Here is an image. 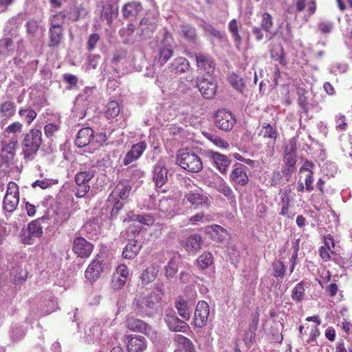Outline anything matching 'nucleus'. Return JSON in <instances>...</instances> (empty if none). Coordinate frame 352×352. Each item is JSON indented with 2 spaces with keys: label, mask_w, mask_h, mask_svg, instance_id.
<instances>
[{
  "label": "nucleus",
  "mask_w": 352,
  "mask_h": 352,
  "mask_svg": "<svg viewBox=\"0 0 352 352\" xmlns=\"http://www.w3.org/2000/svg\"><path fill=\"white\" fill-rule=\"evenodd\" d=\"M19 201V191L17 184L10 182L8 184L6 194L3 199V209L8 212H13Z\"/></svg>",
  "instance_id": "obj_5"
},
{
  "label": "nucleus",
  "mask_w": 352,
  "mask_h": 352,
  "mask_svg": "<svg viewBox=\"0 0 352 352\" xmlns=\"http://www.w3.org/2000/svg\"><path fill=\"white\" fill-rule=\"evenodd\" d=\"M42 132L39 129H32L25 135L22 141V149L25 157L35 154L42 144Z\"/></svg>",
  "instance_id": "obj_3"
},
{
  "label": "nucleus",
  "mask_w": 352,
  "mask_h": 352,
  "mask_svg": "<svg viewBox=\"0 0 352 352\" xmlns=\"http://www.w3.org/2000/svg\"><path fill=\"white\" fill-rule=\"evenodd\" d=\"M202 239L199 234L190 235L188 237L185 248L188 252H196L201 249Z\"/></svg>",
  "instance_id": "obj_34"
},
{
  "label": "nucleus",
  "mask_w": 352,
  "mask_h": 352,
  "mask_svg": "<svg viewBox=\"0 0 352 352\" xmlns=\"http://www.w3.org/2000/svg\"><path fill=\"white\" fill-rule=\"evenodd\" d=\"M318 28L321 33L329 34L333 28V23L330 21H322L318 24Z\"/></svg>",
  "instance_id": "obj_58"
},
{
  "label": "nucleus",
  "mask_w": 352,
  "mask_h": 352,
  "mask_svg": "<svg viewBox=\"0 0 352 352\" xmlns=\"http://www.w3.org/2000/svg\"><path fill=\"white\" fill-rule=\"evenodd\" d=\"M190 67L188 60L184 57H177L174 59L170 66V72L175 74L186 72Z\"/></svg>",
  "instance_id": "obj_31"
},
{
  "label": "nucleus",
  "mask_w": 352,
  "mask_h": 352,
  "mask_svg": "<svg viewBox=\"0 0 352 352\" xmlns=\"http://www.w3.org/2000/svg\"><path fill=\"white\" fill-rule=\"evenodd\" d=\"M63 78L65 82L71 85L69 89H72V87H76L77 85L78 79L77 76L74 74H65L63 76Z\"/></svg>",
  "instance_id": "obj_64"
},
{
  "label": "nucleus",
  "mask_w": 352,
  "mask_h": 352,
  "mask_svg": "<svg viewBox=\"0 0 352 352\" xmlns=\"http://www.w3.org/2000/svg\"><path fill=\"white\" fill-rule=\"evenodd\" d=\"M19 113L29 124L36 118L37 115L33 109L29 108L20 109Z\"/></svg>",
  "instance_id": "obj_51"
},
{
  "label": "nucleus",
  "mask_w": 352,
  "mask_h": 352,
  "mask_svg": "<svg viewBox=\"0 0 352 352\" xmlns=\"http://www.w3.org/2000/svg\"><path fill=\"white\" fill-rule=\"evenodd\" d=\"M153 182L156 188H162L168 182V170L163 160H159L153 168Z\"/></svg>",
  "instance_id": "obj_7"
},
{
  "label": "nucleus",
  "mask_w": 352,
  "mask_h": 352,
  "mask_svg": "<svg viewBox=\"0 0 352 352\" xmlns=\"http://www.w3.org/2000/svg\"><path fill=\"white\" fill-rule=\"evenodd\" d=\"M197 87L201 95L206 99H211L215 95L217 85L208 79H203L198 84Z\"/></svg>",
  "instance_id": "obj_22"
},
{
  "label": "nucleus",
  "mask_w": 352,
  "mask_h": 352,
  "mask_svg": "<svg viewBox=\"0 0 352 352\" xmlns=\"http://www.w3.org/2000/svg\"><path fill=\"white\" fill-rule=\"evenodd\" d=\"M10 280L14 284L24 282L27 278L28 272L23 267L22 263L12 265L9 272Z\"/></svg>",
  "instance_id": "obj_23"
},
{
  "label": "nucleus",
  "mask_w": 352,
  "mask_h": 352,
  "mask_svg": "<svg viewBox=\"0 0 352 352\" xmlns=\"http://www.w3.org/2000/svg\"><path fill=\"white\" fill-rule=\"evenodd\" d=\"M95 174L96 171L93 168L80 170L76 174L75 182L77 188L75 195L77 197H83L89 192L90 189L89 182Z\"/></svg>",
  "instance_id": "obj_4"
},
{
  "label": "nucleus",
  "mask_w": 352,
  "mask_h": 352,
  "mask_svg": "<svg viewBox=\"0 0 352 352\" xmlns=\"http://www.w3.org/2000/svg\"><path fill=\"white\" fill-rule=\"evenodd\" d=\"M305 294V289L304 287V283L302 281L296 284L292 291L291 297L292 299L296 302H300L303 300Z\"/></svg>",
  "instance_id": "obj_43"
},
{
  "label": "nucleus",
  "mask_w": 352,
  "mask_h": 352,
  "mask_svg": "<svg viewBox=\"0 0 352 352\" xmlns=\"http://www.w3.org/2000/svg\"><path fill=\"white\" fill-rule=\"evenodd\" d=\"M197 65L201 74L211 76L215 69V63L208 55L198 54L195 55Z\"/></svg>",
  "instance_id": "obj_15"
},
{
  "label": "nucleus",
  "mask_w": 352,
  "mask_h": 352,
  "mask_svg": "<svg viewBox=\"0 0 352 352\" xmlns=\"http://www.w3.org/2000/svg\"><path fill=\"white\" fill-rule=\"evenodd\" d=\"M229 82L236 90L242 91L244 87L243 79L237 75L232 74L229 76Z\"/></svg>",
  "instance_id": "obj_52"
},
{
  "label": "nucleus",
  "mask_w": 352,
  "mask_h": 352,
  "mask_svg": "<svg viewBox=\"0 0 352 352\" xmlns=\"http://www.w3.org/2000/svg\"><path fill=\"white\" fill-rule=\"evenodd\" d=\"M58 129V126L55 124H48L44 127L45 133L49 138L54 137Z\"/></svg>",
  "instance_id": "obj_61"
},
{
  "label": "nucleus",
  "mask_w": 352,
  "mask_h": 352,
  "mask_svg": "<svg viewBox=\"0 0 352 352\" xmlns=\"http://www.w3.org/2000/svg\"><path fill=\"white\" fill-rule=\"evenodd\" d=\"M102 322L98 320H94L87 324L83 339L88 343L94 342L101 339L102 336Z\"/></svg>",
  "instance_id": "obj_12"
},
{
  "label": "nucleus",
  "mask_w": 352,
  "mask_h": 352,
  "mask_svg": "<svg viewBox=\"0 0 352 352\" xmlns=\"http://www.w3.org/2000/svg\"><path fill=\"white\" fill-rule=\"evenodd\" d=\"M26 31L30 36H34L38 31V24L35 21H30L26 23Z\"/></svg>",
  "instance_id": "obj_63"
},
{
  "label": "nucleus",
  "mask_w": 352,
  "mask_h": 352,
  "mask_svg": "<svg viewBox=\"0 0 352 352\" xmlns=\"http://www.w3.org/2000/svg\"><path fill=\"white\" fill-rule=\"evenodd\" d=\"M140 28L142 36L144 38H148L156 30L157 19L155 17H144L140 21Z\"/></svg>",
  "instance_id": "obj_21"
},
{
  "label": "nucleus",
  "mask_w": 352,
  "mask_h": 352,
  "mask_svg": "<svg viewBox=\"0 0 352 352\" xmlns=\"http://www.w3.org/2000/svg\"><path fill=\"white\" fill-rule=\"evenodd\" d=\"M173 340L177 343L179 348L184 352H194L195 346L191 340L180 334H177L174 336Z\"/></svg>",
  "instance_id": "obj_35"
},
{
  "label": "nucleus",
  "mask_w": 352,
  "mask_h": 352,
  "mask_svg": "<svg viewBox=\"0 0 352 352\" xmlns=\"http://www.w3.org/2000/svg\"><path fill=\"white\" fill-rule=\"evenodd\" d=\"M14 50V45L10 38H3L0 39V54L8 56Z\"/></svg>",
  "instance_id": "obj_44"
},
{
  "label": "nucleus",
  "mask_w": 352,
  "mask_h": 352,
  "mask_svg": "<svg viewBox=\"0 0 352 352\" xmlns=\"http://www.w3.org/2000/svg\"><path fill=\"white\" fill-rule=\"evenodd\" d=\"M47 219V217H42L32 221L28 226L27 234H24L23 242L27 244H32L35 238H41L43 234L41 223Z\"/></svg>",
  "instance_id": "obj_9"
},
{
  "label": "nucleus",
  "mask_w": 352,
  "mask_h": 352,
  "mask_svg": "<svg viewBox=\"0 0 352 352\" xmlns=\"http://www.w3.org/2000/svg\"><path fill=\"white\" fill-rule=\"evenodd\" d=\"M104 269V261L99 256L94 259L87 267L85 276L91 283L95 282L103 272Z\"/></svg>",
  "instance_id": "obj_13"
},
{
  "label": "nucleus",
  "mask_w": 352,
  "mask_h": 352,
  "mask_svg": "<svg viewBox=\"0 0 352 352\" xmlns=\"http://www.w3.org/2000/svg\"><path fill=\"white\" fill-rule=\"evenodd\" d=\"M164 320L168 329L172 331L186 333L190 329L189 325L180 320L174 312L166 314Z\"/></svg>",
  "instance_id": "obj_16"
},
{
  "label": "nucleus",
  "mask_w": 352,
  "mask_h": 352,
  "mask_svg": "<svg viewBox=\"0 0 352 352\" xmlns=\"http://www.w3.org/2000/svg\"><path fill=\"white\" fill-rule=\"evenodd\" d=\"M94 138V130L90 127H85L79 130L75 140L78 147L82 148L88 145Z\"/></svg>",
  "instance_id": "obj_24"
},
{
  "label": "nucleus",
  "mask_w": 352,
  "mask_h": 352,
  "mask_svg": "<svg viewBox=\"0 0 352 352\" xmlns=\"http://www.w3.org/2000/svg\"><path fill=\"white\" fill-rule=\"evenodd\" d=\"M94 245L85 239L78 236L74 239L72 250L78 257L85 258L89 257Z\"/></svg>",
  "instance_id": "obj_11"
},
{
  "label": "nucleus",
  "mask_w": 352,
  "mask_h": 352,
  "mask_svg": "<svg viewBox=\"0 0 352 352\" xmlns=\"http://www.w3.org/2000/svg\"><path fill=\"white\" fill-rule=\"evenodd\" d=\"M157 274V271L153 267H148L143 271L141 280L144 284H148L155 279Z\"/></svg>",
  "instance_id": "obj_46"
},
{
  "label": "nucleus",
  "mask_w": 352,
  "mask_h": 352,
  "mask_svg": "<svg viewBox=\"0 0 352 352\" xmlns=\"http://www.w3.org/2000/svg\"><path fill=\"white\" fill-rule=\"evenodd\" d=\"M204 135L212 142L215 146L221 148H228L229 144L223 139L210 132H203Z\"/></svg>",
  "instance_id": "obj_42"
},
{
  "label": "nucleus",
  "mask_w": 352,
  "mask_h": 352,
  "mask_svg": "<svg viewBox=\"0 0 352 352\" xmlns=\"http://www.w3.org/2000/svg\"><path fill=\"white\" fill-rule=\"evenodd\" d=\"M177 164L191 173H198L203 168L201 158L197 154L185 150L179 151L177 155Z\"/></svg>",
  "instance_id": "obj_2"
},
{
  "label": "nucleus",
  "mask_w": 352,
  "mask_h": 352,
  "mask_svg": "<svg viewBox=\"0 0 352 352\" xmlns=\"http://www.w3.org/2000/svg\"><path fill=\"white\" fill-rule=\"evenodd\" d=\"M147 147V144L144 141L140 142L135 144H133L131 151L137 156L138 158L142 155Z\"/></svg>",
  "instance_id": "obj_56"
},
{
  "label": "nucleus",
  "mask_w": 352,
  "mask_h": 352,
  "mask_svg": "<svg viewBox=\"0 0 352 352\" xmlns=\"http://www.w3.org/2000/svg\"><path fill=\"white\" fill-rule=\"evenodd\" d=\"M215 126L224 131H230L236 124L234 116L226 109H219L214 115Z\"/></svg>",
  "instance_id": "obj_6"
},
{
  "label": "nucleus",
  "mask_w": 352,
  "mask_h": 352,
  "mask_svg": "<svg viewBox=\"0 0 352 352\" xmlns=\"http://www.w3.org/2000/svg\"><path fill=\"white\" fill-rule=\"evenodd\" d=\"M213 263V257L210 252H205L197 259V265L202 270L208 268Z\"/></svg>",
  "instance_id": "obj_45"
},
{
  "label": "nucleus",
  "mask_w": 352,
  "mask_h": 352,
  "mask_svg": "<svg viewBox=\"0 0 352 352\" xmlns=\"http://www.w3.org/2000/svg\"><path fill=\"white\" fill-rule=\"evenodd\" d=\"M120 112L119 104L116 101H110L106 105L105 116L108 119L117 117Z\"/></svg>",
  "instance_id": "obj_41"
},
{
  "label": "nucleus",
  "mask_w": 352,
  "mask_h": 352,
  "mask_svg": "<svg viewBox=\"0 0 352 352\" xmlns=\"http://www.w3.org/2000/svg\"><path fill=\"white\" fill-rule=\"evenodd\" d=\"M208 157L216 168L221 173L226 174L231 163V160L225 155L209 151Z\"/></svg>",
  "instance_id": "obj_14"
},
{
  "label": "nucleus",
  "mask_w": 352,
  "mask_h": 352,
  "mask_svg": "<svg viewBox=\"0 0 352 352\" xmlns=\"http://www.w3.org/2000/svg\"><path fill=\"white\" fill-rule=\"evenodd\" d=\"M129 221L139 222L145 226H152L154 223V218L150 214H131L129 215Z\"/></svg>",
  "instance_id": "obj_39"
},
{
  "label": "nucleus",
  "mask_w": 352,
  "mask_h": 352,
  "mask_svg": "<svg viewBox=\"0 0 352 352\" xmlns=\"http://www.w3.org/2000/svg\"><path fill=\"white\" fill-rule=\"evenodd\" d=\"M165 271L166 277H174L177 272L176 263L173 260L170 261L168 265L165 267Z\"/></svg>",
  "instance_id": "obj_59"
},
{
  "label": "nucleus",
  "mask_w": 352,
  "mask_h": 352,
  "mask_svg": "<svg viewBox=\"0 0 352 352\" xmlns=\"http://www.w3.org/2000/svg\"><path fill=\"white\" fill-rule=\"evenodd\" d=\"M179 34L190 43L195 44L197 41L196 29L191 25L182 23L179 25Z\"/></svg>",
  "instance_id": "obj_25"
},
{
  "label": "nucleus",
  "mask_w": 352,
  "mask_h": 352,
  "mask_svg": "<svg viewBox=\"0 0 352 352\" xmlns=\"http://www.w3.org/2000/svg\"><path fill=\"white\" fill-rule=\"evenodd\" d=\"M66 14L60 12L52 16L50 19L51 26L50 28H63Z\"/></svg>",
  "instance_id": "obj_48"
},
{
  "label": "nucleus",
  "mask_w": 352,
  "mask_h": 352,
  "mask_svg": "<svg viewBox=\"0 0 352 352\" xmlns=\"http://www.w3.org/2000/svg\"><path fill=\"white\" fill-rule=\"evenodd\" d=\"M16 111V106L11 101H6L1 104L0 107V116L2 118H10Z\"/></svg>",
  "instance_id": "obj_40"
},
{
  "label": "nucleus",
  "mask_w": 352,
  "mask_h": 352,
  "mask_svg": "<svg viewBox=\"0 0 352 352\" xmlns=\"http://www.w3.org/2000/svg\"><path fill=\"white\" fill-rule=\"evenodd\" d=\"M285 165L283 168V173L287 177H290L294 172V166L296 163V156L293 151H285L283 158Z\"/></svg>",
  "instance_id": "obj_26"
},
{
  "label": "nucleus",
  "mask_w": 352,
  "mask_h": 352,
  "mask_svg": "<svg viewBox=\"0 0 352 352\" xmlns=\"http://www.w3.org/2000/svg\"><path fill=\"white\" fill-rule=\"evenodd\" d=\"M208 232L210 235L211 239L217 242H222L227 237L226 230L219 225H212Z\"/></svg>",
  "instance_id": "obj_37"
},
{
  "label": "nucleus",
  "mask_w": 352,
  "mask_h": 352,
  "mask_svg": "<svg viewBox=\"0 0 352 352\" xmlns=\"http://www.w3.org/2000/svg\"><path fill=\"white\" fill-rule=\"evenodd\" d=\"M273 273L272 276L278 278H283L285 272L286 267L280 261H275L272 263Z\"/></svg>",
  "instance_id": "obj_47"
},
{
  "label": "nucleus",
  "mask_w": 352,
  "mask_h": 352,
  "mask_svg": "<svg viewBox=\"0 0 352 352\" xmlns=\"http://www.w3.org/2000/svg\"><path fill=\"white\" fill-rule=\"evenodd\" d=\"M217 191L223 194L228 200H233L235 197L234 194L229 185L220 177L212 183L211 186Z\"/></svg>",
  "instance_id": "obj_28"
},
{
  "label": "nucleus",
  "mask_w": 352,
  "mask_h": 352,
  "mask_svg": "<svg viewBox=\"0 0 352 352\" xmlns=\"http://www.w3.org/2000/svg\"><path fill=\"white\" fill-rule=\"evenodd\" d=\"M336 129L339 131H345L347 129L348 124L344 115L339 114L336 117Z\"/></svg>",
  "instance_id": "obj_54"
},
{
  "label": "nucleus",
  "mask_w": 352,
  "mask_h": 352,
  "mask_svg": "<svg viewBox=\"0 0 352 352\" xmlns=\"http://www.w3.org/2000/svg\"><path fill=\"white\" fill-rule=\"evenodd\" d=\"M116 0H102L101 17L106 20L108 25L111 23L113 19L118 16V7L114 3Z\"/></svg>",
  "instance_id": "obj_17"
},
{
  "label": "nucleus",
  "mask_w": 352,
  "mask_h": 352,
  "mask_svg": "<svg viewBox=\"0 0 352 352\" xmlns=\"http://www.w3.org/2000/svg\"><path fill=\"white\" fill-rule=\"evenodd\" d=\"M186 199L195 208L209 206L210 201L207 195L201 189L191 190L185 195Z\"/></svg>",
  "instance_id": "obj_18"
},
{
  "label": "nucleus",
  "mask_w": 352,
  "mask_h": 352,
  "mask_svg": "<svg viewBox=\"0 0 352 352\" xmlns=\"http://www.w3.org/2000/svg\"><path fill=\"white\" fill-rule=\"evenodd\" d=\"M49 43L50 47H58L63 39V28H50L49 30Z\"/></svg>",
  "instance_id": "obj_32"
},
{
  "label": "nucleus",
  "mask_w": 352,
  "mask_h": 352,
  "mask_svg": "<svg viewBox=\"0 0 352 352\" xmlns=\"http://www.w3.org/2000/svg\"><path fill=\"white\" fill-rule=\"evenodd\" d=\"M175 307L179 315L186 320L190 318V311L188 302L182 297H178L175 301Z\"/></svg>",
  "instance_id": "obj_36"
},
{
  "label": "nucleus",
  "mask_w": 352,
  "mask_h": 352,
  "mask_svg": "<svg viewBox=\"0 0 352 352\" xmlns=\"http://www.w3.org/2000/svg\"><path fill=\"white\" fill-rule=\"evenodd\" d=\"M126 326L131 331L144 333L151 339H154L157 336L156 331L151 325L140 319L133 317L129 318L126 320Z\"/></svg>",
  "instance_id": "obj_8"
},
{
  "label": "nucleus",
  "mask_w": 352,
  "mask_h": 352,
  "mask_svg": "<svg viewBox=\"0 0 352 352\" xmlns=\"http://www.w3.org/2000/svg\"><path fill=\"white\" fill-rule=\"evenodd\" d=\"M164 292L162 288H155L148 296H139L134 298L133 311L140 316H151L160 302Z\"/></svg>",
  "instance_id": "obj_1"
},
{
  "label": "nucleus",
  "mask_w": 352,
  "mask_h": 352,
  "mask_svg": "<svg viewBox=\"0 0 352 352\" xmlns=\"http://www.w3.org/2000/svg\"><path fill=\"white\" fill-rule=\"evenodd\" d=\"M96 91V87H85L82 93L79 96V97L85 98V100L89 102H91L94 100V97L93 96L94 92Z\"/></svg>",
  "instance_id": "obj_60"
},
{
  "label": "nucleus",
  "mask_w": 352,
  "mask_h": 352,
  "mask_svg": "<svg viewBox=\"0 0 352 352\" xmlns=\"http://www.w3.org/2000/svg\"><path fill=\"white\" fill-rule=\"evenodd\" d=\"M131 190V187L130 185L119 184L110 195L109 200L120 199L124 203V201L128 197Z\"/></svg>",
  "instance_id": "obj_30"
},
{
  "label": "nucleus",
  "mask_w": 352,
  "mask_h": 352,
  "mask_svg": "<svg viewBox=\"0 0 352 352\" xmlns=\"http://www.w3.org/2000/svg\"><path fill=\"white\" fill-rule=\"evenodd\" d=\"M245 168L244 166L240 165V166L234 168L230 175L232 181L241 186H245L249 182V178L244 169Z\"/></svg>",
  "instance_id": "obj_29"
},
{
  "label": "nucleus",
  "mask_w": 352,
  "mask_h": 352,
  "mask_svg": "<svg viewBox=\"0 0 352 352\" xmlns=\"http://www.w3.org/2000/svg\"><path fill=\"white\" fill-rule=\"evenodd\" d=\"M23 125L19 122H14L8 126L6 127L4 132L6 133L15 134L20 133L22 130Z\"/></svg>",
  "instance_id": "obj_62"
},
{
  "label": "nucleus",
  "mask_w": 352,
  "mask_h": 352,
  "mask_svg": "<svg viewBox=\"0 0 352 352\" xmlns=\"http://www.w3.org/2000/svg\"><path fill=\"white\" fill-rule=\"evenodd\" d=\"M126 340L129 352H143L147 347V342L142 336H127Z\"/></svg>",
  "instance_id": "obj_19"
},
{
  "label": "nucleus",
  "mask_w": 352,
  "mask_h": 352,
  "mask_svg": "<svg viewBox=\"0 0 352 352\" xmlns=\"http://www.w3.org/2000/svg\"><path fill=\"white\" fill-rule=\"evenodd\" d=\"M25 331L20 326L16 324H14L11 327L10 336L14 341L19 340L23 338Z\"/></svg>",
  "instance_id": "obj_50"
},
{
  "label": "nucleus",
  "mask_w": 352,
  "mask_h": 352,
  "mask_svg": "<svg viewBox=\"0 0 352 352\" xmlns=\"http://www.w3.org/2000/svg\"><path fill=\"white\" fill-rule=\"evenodd\" d=\"M141 249V245L136 240H130L125 246L122 256L124 258L132 259L137 256Z\"/></svg>",
  "instance_id": "obj_33"
},
{
  "label": "nucleus",
  "mask_w": 352,
  "mask_h": 352,
  "mask_svg": "<svg viewBox=\"0 0 352 352\" xmlns=\"http://www.w3.org/2000/svg\"><path fill=\"white\" fill-rule=\"evenodd\" d=\"M260 135L265 138H270L275 140L277 138L278 133L271 124H264L261 131Z\"/></svg>",
  "instance_id": "obj_49"
},
{
  "label": "nucleus",
  "mask_w": 352,
  "mask_h": 352,
  "mask_svg": "<svg viewBox=\"0 0 352 352\" xmlns=\"http://www.w3.org/2000/svg\"><path fill=\"white\" fill-rule=\"evenodd\" d=\"M88 14V10L85 5H76L71 8L69 18L73 21L84 19Z\"/></svg>",
  "instance_id": "obj_38"
},
{
  "label": "nucleus",
  "mask_w": 352,
  "mask_h": 352,
  "mask_svg": "<svg viewBox=\"0 0 352 352\" xmlns=\"http://www.w3.org/2000/svg\"><path fill=\"white\" fill-rule=\"evenodd\" d=\"M100 36L97 33L91 34L87 39V48L89 51H93L97 45V43L100 41Z\"/></svg>",
  "instance_id": "obj_53"
},
{
  "label": "nucleus",
  "mask_w": 352,
  "mask_h": 352,
  "mask_svg": "<svg viewBox=\"0 0 352 352\" xmlns=\"http://www.w3.org/2000/svg\"><path fill=\"white\" fill-rule=\"evenodd\" d=\"M273 25L272 17L267 13L265 12L262 16L261 26L266 31L270 32Z\"/></svg>",
  "instance_id": "obj_57"
},
{
  "label": "nucleus",
  "mask_w": 352,
  "mask_h": 352,
  "mask_svg": "<svg viewBox=\"0 0 352 352\" xmlns=\"http://www.w3.org/2000/svg\"><path fill=\"white\" fill-rule=\"evenodd\" d=\"M142 10V6L136 1L128 2L122 8V13L124 18L133 19L136 17Z\"/></svg>",
  "instance_id": "obj_27"
},
{
  "label": "nucleus",
  "mask_w": 352,
  "mask_h": 352,
  "mask_svg": "<svg viewBox=\"0 0 352 352\" xmlns=\"http://www.w3.org/2000/svg\"><path fill=\"white\" fill-rule=\"evenodd\" d=\"M280 36L287 43H289L293 39V34L292 31V25L289 23H287L284 30L280 32Z\"/></svg>",
  "instance_id": "obj_55"
},
{
  "label": "nucleus",
  "mask_w": 352,
  "mask_h": 352,
  "mask_svg": "<svg viewBox=\"0 0 352 352\" xmlns=\"http://www.w3.org/2000/svg\"><path fill=\"white\" fill-rule=\"evenodd\" d=\"M171 39L172 38L170 34L166 33L163 41L164 45L160 48L159 56L157 58V62L160 65H164L173 56V52L169 43V40Z\"/></svg>",
  "instance_id": "obj_20"
},
{
  "label": "nucleus",
  "mask_w": 352,
  "mask_h": 352,
  "mask_svg": "<svg viewBox=\"0 0 352 352\" xmlns=\"http://www.w3.org/2000/svg\"><path fill=\"white\" fill-rule=\"evenodd\" d=\"M210 314L208 304L204 300L197 304L194 314V324L197 327L201 328L207 324Z\"/></svg>",
  "instance_id": "obj_10"
}]
</instances>
